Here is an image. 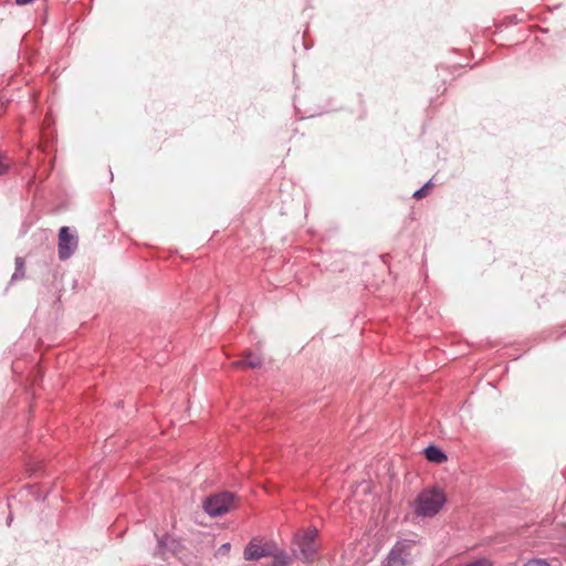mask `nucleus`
I'll use <instances>...</instances> for the list:
<instances>
[{"label":"nucleus","mask_w":566,"mask_h":566,"mask_svg":"<svg viewBox=\"0 0 566 566\" xmlns=\"http://www.w3.org/2000/svg\"><path fill=\"white\" fill-rule=\"evenodd\" d=\"M447 501L443 490L432 486L422 490L415 500L413 509L418 516L432 517L437 515Z\"/></svg>","instance_id":"obj_1"},{"label":"nucleus","mask_w":566,"mask_h":566,"mask_svg":"<svg viewBox=\"0 0 566 566\" xmlns=\"http://www.w3.org/2000/svg\"><path fill=\"white\" fill-rule=\"evenodd\" d=\"M317 537L316 528H307L295 536V544L300 549V558L305 562H313L317 552L315 538Z\"/></svg>","instance_id":"obj_2"},{"label":"nucleus","mask_w":566,"mask_h":566,"mask_svg":"<svg viewBox=\"0 0 566 566\" xmlns=\"http://www.w3.org/2000/svg\"><path fill=\"white\" fill-rule=\"evenodd\" d=\"M205 510L210 516H220L234 507V495L229 492L209 496L205 502Z\"/></svg>","instance_id":"obj_3"},{"label":"nucleus","mask_w":566,"mask_h":566,"mask_svg":"<svg viewBox=\"0 0 566 566\" xmlns=\"http://www.w3.org/2000/svg\"><path fill=\"white\" fill-rule=\"evenodd\" d=\"M413 543L410 541L398 542L388 554L384 566H408L413 562L411 549Z\"/></svg>","instance_id":"obj_4"},{"label":"nucleus","mask_w":566,"mask_h":566,"mask_svg":"<svg viewBox=\"0 0 566 566\" xmlns=\"http://www.w3.org/2000/svg\"><path fill=\"white\" fill-rule=\"evenodd\" d=\"M271 554H274V543L255 537L245 546L243 556L247 560H259L269 557Z\"/></svg>","instance_id":"obj_5"},{"label":"nucleus","mask_w":566,"mask_h":566,"mask_svg":"<svg viewBox=\"0 0 566 566\" xmlns=\"http://www.w3.org/2000/svg\"><path fill=\"white\" fill-rule=\"evenodd\" d=\"M77 248V238L70 232L67 227H62L59 232V256L61 260L69 259Z\"/></svg>","instance_id":"obj_6"},{"label":"nucleus","mask_w":566,"mask_h":566,"mask_svg":"<svg viewBox=\"0 0 566 566\" xmlns=\"http://www.w3.org/2000/svg\"><path fill=\"white\" fill-rule=\"evenodd\" d=\"M261 366H262V357L260 355L252 354V353H247L244 355L243 359L233 363V367H235V368L249 367V368L254 369V368H259Z\"/></svg>","instance_id":"obj_7"},{"label":"nucleus","mask_w":566,"mask_h":566,"mask_svg":"<svg viewBox=\"0 0 566 566\" xmlns=\"http://www.w3.org/2000/svg\"><path fill=\"white\" fill-rule=\"evenodd\" d=\"M269 557H272V562L266 566H289L291 563L290 556L284 551L279 549L275 544L274 554Z\"/></svg>","instance_id":"obj_8"},{"label":"nucleus","mask_w":566,"mask_h":566,"mask_svg":"<svg viewBox=\"0 0 566 566\" xmlns=\"http://www.w3.org/2000/svg\"><path fill=\"white\" fill-rule=\"evenodd\" d=\"M424 455L428 461L434 463H443L447 461V455L441 451V449L430 446L424 449Z\"/></svg>","instance_id":"obj_9"},{"label":"nucleus","mask_w":566,"mask_h":566,"mask_svg":"<svg viewBox=\"0 0 566 566\" xmlns=\"http://www.w3.org/2000/svg\"><path fill=\"white\" fill-rule=\"evenodd\" d=\"M24 260L20 256L15 258L17 270L12 279H22L24 276Z\"/></svg>","instance_id":"obj_10"},{"label":"nucleus","mask_w":566,"mask_h":566,"mask_svg":"<svg viewBox=\"0 0 566 566\" xmlns=\"http://www.w3.org/2000/svg\"><path fill=\"white\" fill-rule=\"evenodd\" d=\"M429 189H430V182L426 184L421 189L417 190L413 193V197L416 199H422L423 197H426L429 193Z\"/></svg>","instance_id":"obj_11"},{"label":"nucleus","mask_w":566,"mask_h":566,"mask_svg":"<svg viewBox=\"0 0 566 566\" xmlns=\"http://www.w3.org/2000/svg\"><path fill=\"white\" fill-rule=\"evenodd\" d=\"M9 160L0 151V175L4 174L9 168Z\"/></svg>","instance_id":"obj_12"},{"label":"nucleus","mask_w":566,"mask_h":566,"mask_svg":"<svg viewBox=\"0 0 566 566\" xmlns=\"http://www.w3.org/2000/svg\"><path fill=\"white\" fill-rule=\"evenodd\" d=\"M493 563L488 558H481L475 562H472L465 566H492Z\"/></svg>","instance_id":"obj_13"},{"label":"nucleus","mask_w":566,"mask_h":566,"mask_svg":"<svg viewBox=\"0 0 566 566\" xmlns=\"http://www.w3.org/2000/svg\"><path fill=\"white\" fill-rule=\"evenodd\" d=\"M524 566H549L544 559H533L524 564Z\"/></svg>","instance_id":"obj_14"},{"label":"nucleus","mask_w":566,"mask_h":566,"mask_svg":"<svg viewBox=\"0 0 566 566\" xmlns=\"http://www.w3.org/2000/svg\"><path fill=\"white\" fill-rule=\"evenodd\" d=\"M33 0H15V2L20 6H24V4H28L30 2H32Z\"/></svg>","instance_id":"obj_15"},{"label":"nucleus","mask_w":566,"mask_h":566,"mask_svg":"<svg viewBox=\"0 0 566 566\" xmlns=\"http://www.w3.org/2000/svg\"><path fill=\"white\" fill-rule=\"evenodd\" d=\"M229 547H230V545H229V544H224V545H223V549H227V548L229 549Z\"/></svg>","instance_id":"obj_16"}]
</instances>
